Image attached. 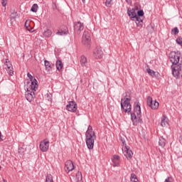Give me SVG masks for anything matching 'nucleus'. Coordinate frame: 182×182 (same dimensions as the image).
<instances>
[{"label":"nucleus","mask_w":182,"mask_h":182,"mask_svg":"<svg viewBox=\"0 0 182 182\" xmlns=\"http://www.w3.org/2000/svg\"><path fill=\"white\" fill-rule=\"evenodd\" d=\"M85 141L87 148L90 150L93 149V147H95V141L96 140V134L95 132H93V128L92 126H89L87 128V130L85 133Z\"/></svg>","instance_id":"1"},{"label":"nucleus","mask_w":182,"mask_h":182,"mask_svg":"<svg viewBox=\"0 0 182 182\" xmlns=\"http://www.w3.org/2000/svg\"><path fill=\"white\" fill-rule=\"evenodd\" d=\"M121 109L125 113H128V114H130V112H132V105H130V98H122Z\"/></svg>","instance_id":"2"},{"label":"nucleus","mask_w":182,"mask_h":182,"mask_svg":"<svg viewBox=\"0 0 182 182\" xmlns=\"http://www.w3.org/2000/svg\"><path fill=\"white\" fill-rule=\"evenodd\" d=\"M147 105L152 109L153 110H156L159 109V104L157 101H153V98L151 97H147Z\"/></svg>","instance_id":"3"},{"label":"nucleus","mask_w":182,"mask_h":182,"mask_svg":"<svg viewBox=\"0 0 182 182\" xmlns=\"http://www.w3.org/2000/svg\"><path fill=\"white\" fill-rule=\"evenodd\" d=\"M83 23L80 21L74 23V30L77 35H80V32L84 29Z\"/></svg>","instance_id":"4"},{"label":"nucleus","mask_w":182,"mask_h":182,"mask_svg":"<svg viewBox=\"0 0 182 182\" xmlns=\"http://www.w3.org/2000/svg\"><path fill=\"white\" fill-rule=\"evenodd\" d=\"M67 110H68V112L75 113V112L77 110V105L76 102L75 101H70L67 105Z\"/></svg>","instance_id":"5"},{"label":"nucleus","mask_w":182,"mask_h":182,"mask_svg":"<svg viewBox=\"0 0 182 182\" xmlns=\"http://www.w3.org/2000/svg\"><path fill=\"white\" fill-rule=\"evenodd\" d=\"M122 151L124 153V155L125 156V157H127V159H132V157H133V152L132 151V150L130 149V147L129 146H124V147H122Z\"/></svg>","instance_id":"6"},{"label":"nucleus","mask_w":182,"mask_h":182,"mask_svg":"<svg viewBox=\"0 0 182 182\" xmlns=\"http://www.w3.org/2000/svg\"><path fill=\"white\" fill-rule=\"evenodd\" d=\"M75 170V165H73V162L70 160H68L65 164V171L67 173H70V171H73Z\"/></svg>","instance_id":"7"},{"label":"nucleus","mask_w":182,"mask_h":182,"mask_svg":"<svg viewBox=\"0 0 182 182\" xmlns=\"http://www.w3.org/2000/svg\"><path fill=\"white\" fill-rule=\"evenodd\" d=\"M93 55L96 59H100L103 57V50H102V48L97 47L94 50Z\"/></svg>","instance_id":"8"},{"label":"nucleus","mask_w":182,"mask_h":182,"mask_svg":"<svg viewBox=\"0 0 182 182\" xmlns=\"http://www.w3.org/2000/svg\"><path fill=\"white\" fill-rule=\"evenodd\" d=\"M89 42H90V34H89V32L87 31H84L82 43H83V45H87Z\"/></svg>","instance_id":"9"},{"label":"nucleus","mask_w":182,"mask_h":182,"mask_svg":"<svg viewBox=\"0 0 182 182\" xmlns=\"http://www.w3.org/2000/svg\"><path fill=\"white\" fill-rule=\"evenodd\" d=\"M25 96H26V100H28V102H32V101H33V99H35L36 94H35L34 91L28 90L26 92Z\"/></svg>","instance_id":"10"},{"label":"nucleus","mask_w":182,"mask_h":182,"mask_svg":"<svg viewBox=\"0 0 182 182\" xmlns=\"http://www.w3.org/2000/svg\"><path fill=\"white\" fill-rule=\"evenodd\" d=\"M40 149L41 151L49 150V141L43 140L40 143Z\"/></svg>","instance_id":"11"},{"label":"nucleus","mask_w":182,"mask_h":182,"mask_svg":"<svg viewBox=\"0 0 182 182\" xmlns=\"http://www.w3.org/2000/svg\"><path fill=\"white\" fill-rule=\"evenodd\" d=\"M112 161L113 167H119L120 166V156L119 155H114Z\"/></svg>","instance_id":"12"},{"label":"nucleus","mask_w":182,"mask_h":182,"mask_svg":"<svg viewBox=\"0 0 182 182\" xmlns=\"http://www.w3.org/2000/svg\"><path fill=\"white\" fill-rule=\"evenodd\" d=\"M31 82L29 89H31V92H36V90L38 89V80H36V79H33Z\"/></svg>","instance_id":"13"},{"label":"nucleus","mask_w":182,"mask_h":182,"mask_svg":"<svg viewBox=\"0 0 182 182\" xmlns=\"http://www.w3.org/2000/svg\"><path fill=\"white\" fill-rule=\"evenodd\" d=\"M127 14L129 17L133 20L137 16V14H136V10L135 9H127Z\"/></svg>","instance_id":"14"},{"label":"nucleus","mask_w":182,"mask_h":182,"mask_svg":"<svg viewBox=\"0 0 182 182\" xmlns=\"http://www.w3.org/2000/svg\"><path fill=\"white\" fill-rule=\"evenodd\" d=\"M132 21L136 22L137 26H143V18L141 17L136 16Z\"/></svg>","instance_id":"15"},{"label":"nucleus","mask_w":182,"mask_h":182,"mask_svg":"<svg viewBox=\"0 0 182 182\" xmlns=\"http://www.w3.org/2000/svg\"><path fill=\"white\" fill-rule=\"evenodd\" d=\"M168 124V118H167V117H166L165 115H164L161 117V126L162 127H166V126H167Z\"/></svg>","instance_id":"16"},{"label":"nucleus","mask_w":182,"mask_h":182,"mask_svg":"<svg viewBox=\"0 0 182 182\" xmlns=\"http://www.w3.org/2000/svg\"><path fill=\"white\" fill-rule=\"evenodd\" d=\"M44 65H45L46 70H47V72H50V70H52V65H50V63L49 61H48L47 60H45Z\"/></svg>","instance_id":"17"},{"label":"nucleus","mask_w":182,"mask_h":182,"mask_svg":"<svg viewBox=\"0 0 182 182\" xmlns=\"http://www.w3.org/2000/svg\"><path fill=\"white\" fill-rule=\"evenodd\" d=\"M55 66L57 70H62L63 68V63L60 60H58L55 63Z\"/></svg>","instance_id":"18"},{"label":"nucleus","mask_w":182,"mask_h":182,"mask_svg":"<svg viewBox=\"0 0 182 182\" xmlns=\"http://www.w3.org/2000/svg\"><path fill=\"white\" fill-rule=\"evenodd\" d=\"M134 111L136 112L137 114V117H141V109L140 108V105L137 104L134 107Z\"/></svg>","instance_id":"19"},{"label":"nucleus","mask_w":182,"mask_h":182,"mask_svg":"<svg viewBox=\"0 0 182 182\" xmlns=\"http://www.w3.org/2000/svg\"><path fill=\"white\" fill-rule=\"evenodd\" d=\"M80 62L82 66H87V58L85 55L81 56Z\"/></svg>","instance_id":"20"},{"label":"nucleus","mask_w":182,"mask_h":182,"mask_svg":"<svg viewBox=\"0 0 182 182\" xmlns=\"http://www.w3.org/2000/svg\"><path fill=\"white\" fill-rule=\"evenodd\" d=\"M43 38H50L52 36V31L47 29L43 32Z\"/></svg>","instance_id":"21"},{"label":"nucleus","mask_w":182,"mask_h":182,"mask_svg":"<svg viewBox=\"0 0 182 182\" xmlns=\"http://www.w3.org/2000/svg\"><path fill=\"white\" fill-rule=\"evenodd\" d=\"M83 177L82 176V172L78 171L75 175V180L77 182L82 181Z\"/></svg>","instance_id":"22"},{"label":"nucleus","mask_w":182,"mask_h":182,"mask_svg":"<svg viewBox=\"0 0 182 182\" xmlns=\"http://www.w3.org/2000/svg\"><path fill=\"white\" fill-rule=\"evenodd\" d=\"M159 144L161 147H164L166 146V139L163 138V136L159 137Z\"/></svg>","instance_id":"23"},{"label":"nucleus","mask_w":182,"mask_h":182,"mask_svg":"<svg viewBox=\"0 0 182 182\" xmlns=\"http://www.w3.org/2000/svg\"><path fill=\"white\" fill-rule=\"evenodd\" d=\"M31 21H29V20L26 21L25 23V28L26 29V31H28L29 32H33V31L31 30Z\"/></svg>","instance_id":"24"},{"label":"nucleus","mask_w":182,"mask_h":182,"mask_svg":"<svg viewBox=\"0 0 182 182\" xmlns=\"http://www.w3.org/2000/svg\"><path fill=\"white\" fill-rule=\"evenodd\" d=\"M57 35H60V36H63V35H68V30L66 29V27H65L64 30H58Z\"/></svg>","instance_id":"25"},{"label":"nucleus","mask_w":182,"mask_h":182,"mask_svg":"<svg viewBox=\"0 0 182 182\" xmlns=\"http://www.w3.org/2000/svg\"><path fill=\"white\" fill-rule=\"evenodd\" d=\"M16 18H18V13H16L15 11L11 13V14L10 16V19H11V22H14L16 19Z\"/></svg>","instance_id":"26"},{"label":"nucleus","mask_w":182,"mask_h":182,"mask_svg":"<svg viewBox=\"0 0 182 182\" xmlns=\"http://www.w3.org/2000/svg\"><path fill=\"white\" fill-rule=\"evenodd\" d=\"M179 32H180V30H178V28L175 27L171 30V35H173L174 36H176V35H178Z\"/></svg>","instance_id":"27"},{"label":"nucleus","mask_w":182,"mask_h":182,"mask_svg":"<svg viewBox=\"0 0 182 182\" xmlns=\"http://www.w3.org/2000/svg\"><path fill=\"white\" fill-rule=\"evenodd\" d=\"M147 73H149V75H150V76H152V77H156V72L150 68H148L147 70Z\"/></svg>","instance_id":"28"},{"label":"nucleus","mask_w":182,"mask_h":182,"mask_svg":"<svg viewBox=\"0 0 182 182\" xmlns=\"http://www.w3.org/2000/svg\"><path fill=\"white\" fill-rule=\"evenodd\" d=\"M113 5V0H106L105 1V6L107 8H110Z\"/></svg>","instance_id":"29"},{"label":"nucleus","mask_w":182,"mask_h":182,"mask_svg":"<svg viewBox=\"0 0 182 182\" xmlns=\"http://www.w3.org/2000/svg\"><path fill=\"white\" fill-rule=\"evenodd\" d=\"M46 182H53V177L52 176V175H47Z\"/></svg>","instance_id":"30"},{"label":"nucleus","mask_w":182,"mask_h":182,"mask_svg":"<svg viewBox=\"0 0 182 182\" xmlns=\"http://www.w3.org/2000/svg\"><path fill=\"white\" fill-rule=\"evenodd\" d=\"M31 12H38V4H34L31 9Z\"/></svg>","instance_id":"31"},{"label":"nucleus","mask_w":182,"mask_h":182,"mask_svg":"<svg viewBox=\"0 0 182 182\" xmlns=\"http://www.w3.org/2000/svg\"><path fill=\"white\" fill-rule=\"evenodd\" d=\"M129 114H131L132 121L133 122V123H134V120L137 119V116H136V114L132 113V112H129Z\"/></svg>","instance_id":"32"},{"label":"nucleus","mask_w":182,"mask_h":182,"mask_svg":"<svg viewBox=\"0 0 182 182\" xmlns=\"http://www.w3.org/2000/svg\"><path fill=\"white\" fill-rule=\"evenodd\" d=\"M5 65H6V66H7L8 69H11V67L12 66L11 61H9V60H8V59L6 60Z\"/></svg>","instance_id":"33"},{"label":"nucleus","mask_w":182,"mask_h":182,"mask_svg":"<svg viewBox=\"0 0 182 182\" xmlns=\"http://www.w3.org/2000/svg\"><path fill=\"white\" fill-rule=\"evenodd\" d=\"M7 72L9 74H10L11 76L14 75V68L12 67V65L10 67V68L7 69Z\"/></svg>","instance_id":"34"},{"label":"nucleus","mask_w":182,"mask_h":182,"mask_svg":"<svg viewBox=\"0 0 182 182\" xmlns=\"http://www.w3.org/2000/svg\"><path fill=\"white\" fill-rule=\"evenodd\" d=\"M176 43H178V45H180V46H182V38L181 37H178L176 38Z\"/></svg>","instance_id":"35"},{"label":"nucleus","mask_w":182,"mask_h":182,"mask_svg":"<svg viewBox=\"0 0 182 182\" xmlns=\"http://www.w3.org/2000/svg\"><path fill=\"white\" fill-rule=\"evenodd\" d=\"M144 16V11L143 10H139L137 11L136 16Z\"/></svg>","instance_id":"36"},{"label":"nucleus","mask_w":182,"mask_h":182,"mask_svg":"<svg viewBox=\"0 0 182 182\" xmlns=\"http://www.w3.org/2000/svg\"><path fill=\"white\" fill-rule=\"evenodd\" d=\"M134 180H137V176L134 173L131 174V181H133Z\"/></svg>","instance_id":"37"},{"label":"nucleus","mask_w":182,"mask_h":182,"mask_svg":"<svg viewBox=\"0 0 182 182\" xmlns=\"http://www.w3.org/2000/svg\"><path fill=\"white\" fill-rule=\"evenodd\" d=\"M121 141H122V144H121L122 147H124L125 146H127L126 144V140H124V139L122 138Z\"/></svg>","instance_id":"38"},{"label":"nucleus","mask_w":182,"mask_h":182,"mask_svg":"<svg viewBox=\"0 0 182 182\" xmlns=\"http://www.w3.org/2000/svg\"><path fill=\"white\" fill-rule=\"evenodd\" d=\"M27 76L30 79V81L33 80V79H36V78H34V77L32 76V75H31V73H28Z\"/></svg>","instance_id":"39"},{"label":"nucleus","mask_w":182,"mask_h":182,"mask_svg":"<svg viewBox=\"0 0 182 182\" xmlns=\"http://www.w3.org/2000/svg\"><path fill=\"white\" fill-rule=\"evenodd\" d=\"M7 1L8 0H1V4L3 6H6V4H8Z\"/></svg>","instance_id":"40"},{"label":"nucleus","mask_w":182,"mask_h":182,"mask_svg":"<svg viewBox=\"0 0 182 182\" xmlns=\"http://www.w3.org/2000/svg\"><path fill=\"white\" fill-rule=\"evenodd\" d=\"M18 153H20L21 154H22V153H23V148H19V149H18Z\"/></svg>","instance_id":"41"},{"label":"nucleus","mask_w":182,"mask_h":182,"mask_svg":"<svg viewBox=\"0 0 182 182\" xmlns=\"http://www.w3.org/2000/svg\"><path fill=\"white\" fill-rule=\"evenodd\" d=\"M138 123H141V124H143V119H141L140 117H138Z\"/></svg>","instance_id":"42"},{"label":"nucleus","mask_w":182,"mask_h":182,"mask_svg":"<svg viewBox=\"0 0 182 182\" xmlns=\"http://www.w3.org/2000/svg\"><path fill=\"white\" fill-rule=\"evenodd\" d=\"M126 2H127V4H129L130 2V0H126Z\"/></svg>","instance_id":"43"},{"label":"nucleus","mask_w":182,"mask_h":182,"mask_svg":"<svg viewBox=\"0 0 182 182\" xmlns=\"http://www.w3.org/2000/svg\"><path fill=\"white\" fill-rule=\"evenodd\" d=\"M3 182H6V180L4 179V180H3Z\"/></svg>","instance_id":"44"},{"label":"nucleus","mask_w":182,"mask_h":182,"mask_svg":"<svg viewBox=\"0 0 182 182\" xmlns=\"http://www.w3.org/2000/svg\"><path fill=\"white\" fill-rule=\"evenodd\" d=\"M82 1L83 3H85V0H82Z\"/></svg>","instance_id":"45"},{"label":"nucleus","mask_w":182,"mask_h":182,"mask_svg":"<svg viewBox=\"0 0 182 182\" xmlns=\"http://www.w3.org/2000/svg\"><path fill=\"white\" fill-rule=\"evenodd\" d=\"M0 170H1V166H0Z\"/></svg>","instance_id":"46"}]
</instances>
